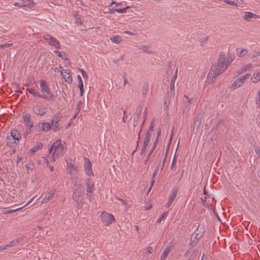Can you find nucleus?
Returning a JSON list of instances; mask_svg holds the SVG:
<instances>
[{
	"instance_id": "nucleus-31",
	"label": "nucleus",
	"mask_w": 260,
	"mask_h": 260,
	"mask_svg": "<svg viewBox=\"0 0 260 260\" xmlns=\"http://www.w3.org/2000/svg\"><path fill=\"white\" fill-rule=\"evenodd\" d=\"M242 84V82H241L238 78L232 84L231 88L234 90L237 88L240 87Z\"/></svg>"
},
{
	"instance_id": "nucleus-12",
	"label": "nucleus",
	"mask_w": 260,
	"mask_h": 260,
	"mask_svg": "<svg viewBox=\"0 0 260 260\" xmlns=\"http://www.w3.org/2000/svg\"><path fill=\"white\" fill-rule=\"evenodd\" d=\"M60 119V117L58 115H55L51 121V124H52V128L54 130V131H55L57 130V128L59 126V123Z\"/></svg>"
},
{
	"instance_id": "nucleus-14",
	"label": "nucleus",
	"mask_w": 260,
	"mask_h": 260,
	"mask_svg": "<svg viewBox=\"0 0 260 260\" xmlns=\"http://www.w3.org/2000/svg\"><path fill=\"white\" fill-rule=\"evenodd\" d=\"M61 75H62L65 81L70 83L72 81V76L70 74L69 71L68 70H62L61 72Z\"/></svg>"
},
{
	"instance_id": "nucleus-25",
	"label": "nucleus",
	"mask_w": 260,
	"mask_h": 260,
	"mask_svg": "<svg viewBox=\"0 0 260 260\" xmlns=\"http://www.w3.org/2000/svg\"><path fill=\"white\" fill-rule=\"evenodd\" d=\"M54 53L57 56L60 57L61 59L63 60H68V58L67 57V54L64 52H60L58 51H54Z\"/></svg>"
},
{
	"instance_id": "nucleus-7",
	"label": "nucleus",
	"mask_w": 260,
	"mask_h": 260,
	"mask_svg": "<svg viewBox=\"0 0 260 260\" xmlns=\"http://www.w3.org/2000/svg\"><path fill=\"white\" fill-rule=\"evenodd\" d=\"M32 112L36 115L43 116L47 112V108L41 105H36L32 107Z\"/></svg>"
},
{
	"instance_id": "nucleus-9",
	"label": "nucleus",
	"mask_w": 260,
	"mask_h": 260,
	"mask_svg": "<svg viewBox=\"0 0 260 260\" xmlns=\"http://www.w3.org/2000/svg\"><path fill=\"white\" fill-rule=\"evenodd\" d=\"M21 138V134L16 129L12 130L11 134L8 136V140H14L19 141Z\"/></svg>"
},
{
	"instance_id": "nucleus-1",
	"label": "nucleus",
	"mask_w": 260,
	"mask_h": 260,
	"mask_svg": "<svg viewBox=\"0 0 260 260\" xmlns=\"http://www.w3.org/2000/svg\"><path fill=\"white\" fill-rule=\"evenodd\" d=\"M226 59V53L225 52H220L217 63L211 66L208 74L207 81L209 83H213L217 77L226 69L228 67Z\"/></svg>"
},
{
	"instance_id": "nucleus-59",
	"label": "nucleus",
	"mask_w": 260,
	"mask_h": 260,
	"mask_svg": "<svg viewBox=\"0 0 260 260\" xmlns=\"http://www.w3.org/2000/svg\"><path fill=\"white\" fill-rule=\"evenodd\" d=\"M204 194H205L206 196H208V197L209 198H210V197H209V194H208V193H207V191H206V189H205V186L204 187Z\"/></svg>"
},
{
	"instance_id": "nucleus-26",
	"label": "nucleus",
	"mask_w": 260,
	"mask_h": 260,
	"mask_svg": "<svg viewBox=\"0 0 260 260\" xmlns=\"http://www.w3.org/2000/svg\"><path fill=\"white\" fill-rule=\"evenodd\" d=\"M251 80L253 83H257L260 80V73H254L251 77Z\"/></svg>"
},
{
	"instance_id": "nucleus-11",
	"label": "nucleus",
	"mask_w": 260,
	"mask_h": 260,
	"mask_svg": "<svg viewBox=\"0 0 260 260\" xmlns=\"http://www.w3.org/2000/svg\"><path fill=\"white\" fill-rule=\"evenodd\" d=\"M243 17L245 20L247 21H250L252 19L259 18V16L249 12H244V14Z\"/></svg>"
},
{
	"instance_id": "nucleus-34",
	"label": "nucleus",
	"mask_w": 260,
	"mask_h": 260,
	"mask_svg": "<svg viewBox=\"0 0 260 260\" xmlns=\"http://www.w3.org/2000/svg\"><path fill=\"white\" fill-rule=\"evenodd\" d=\"M250 76V74H246L244 75H243L242 76H241L240 77H239L238 78V79L241 81L242 82V84H243L245 81L248 78H249V77Z\"/></svg>"
},
{
	"instance_id": "nucleus-63",
	"label": "nucleus",
	"mask_w": 260,
	"mask_h": 260,
	"mask_svg": "<svg viewBox=\"0 0 260 260\" xmlns=\"http://www.w3.org/2000/svg\"><path fill=\"white\" fill-rule=\"evenodd\" d=\"M49 168L51 172L53 171V167L52 166H49Z\"/></svg>"
},
{
	"instance_id": "nucleus-22",
	"label": "nucleus",
	"mask_w": 260,
	"mask_h": 260,
	"mask_svg": "<svg viewBox=\"0 0 260 260\" xmlns=\"http://www.w3.org/2000/svg\"><path fill=\"white\" fill-rule=\"evenodd\" d=\"M252 68H253L252 64L251 63H249V64H246L245 66H243L241 69H240L238 71L237 73L239 75H240L244 72H246L248 70H250Z\"/></svg>"
},
{
	"instance_id": "nucleus-27",
	"label": "nucleus",
	"mask_w": 260,
	"mask_h": 260,
	"mask_svg": "<svg viewBox=\"0 0 260 260\" xmlns=\"http://www.w3.org/2000/svg\"><path fill=\"white\" fill-rule=\"evenodd\" d=\"M26 91L32 94L33 96H38L41 98V94L36 89L34 88H27Z\"/></svg>"
},
{
	"instance_id": "nucleus-35",
	"label": "nucleus",
	"mask_w": 260,
	"mask_h": 260,
	"mask_svg": "<svg viewBox=\"0 0 260 260\" xmlns=\"http://www.w3.org/2000/svg\"><path fill=\"white\" fill-rule=\"evenodd\" d=\"M19 243L17 242V240L14 239L7 244L8 247H13L17 246Z\"/></svg>"
},
{
	"instance_id": "nucleus-28",
	"label": "nucleus",
	"mask_w": 260,
	"mask_h": 260,
	"mask_svg": "<svg viewBox=\"0 0 260 260\" xmlns=\"http://www.w3.org/2000/svg\"><path fill=\"white\" fill-rule=\"evenodd\" d=\"M139 48L143 51L149 54L153 53V51L151 50L150 47L146 45H141Z\"/></svg>"
},
{
	"instance_id": "nucleus-38",
	"label": "nucleus",
	"mask_w": 260,
	"mask_h": 260,
	"mask_svg": "<svg viewBox=\"0 0 260 260\" xmlns=\"http://www.w3.org/2000/svg\"><path fill=\"white\" fill-rule=\"evenodd\" d=\"M177 72H178V68H177L176 70L175 71V74H174L173 77L172 78L171 83H175V81L177 77Z\"/></svg>"
},
{
	"instance_id": "nucleus-55",
	"label": "nucleus",
	"mask_w": 260,
	"mask_h": 260,
	"mask_svg": "<svg viewBox=\"0 0 260 260\" xmlns=\"http://www.w3.org/2000/svg\"><path fill=\"white\" fill-rule=\"evenodd\" d=\"M255 152L256 153V154L257 155H260V148H257L256 149H255Z\"/></svg>"
},
{
	"instance_id": "nucleus-24",
	"label": "nucleus",
	"mask_w": 260,
	"mask_h": 260,
	"mask_svg": "<svg viewBox=\"0 0 260 260\" xmlns=\"http://www.w3.org/2000/svg\"><path fill=\"white\" fill-rule=\"evenodd\" d=\"M110 40L115 44H119L122 41L121 37L119 35H115L110 37Z\"/></svg>"
},
{
	"instance_id": "nucleus-46",
	"label": "nucleus",
	"mask_w": 260,
	"mask_h": 260,
	"mask_svg": "<svg viewBox=\"0 0 260 260\" xmlns=\"http://www.w3.org/2000/svg\"><path fill=\"white\" fill-rule=\"evenodd\" d=\"M16 143V141L14 140H8V136L7 137V144L8 145H10L12 143Z\"/></svg>"
},
{
	"instance_id": "nucleus-33",
	"label": "nucleus",
	"mask_w": 260,
	"mask_h": 260,
	"mask_svg": "<svg viewBox=\"0 0 260 260\" xmlns=\"http://www.w3.org/2000/svg\"><path fill=\"white\" fill-rule=\"evenodd\" d=\"M129 7H126V8H123V9H112L111 11V13H113V11H116L118 13H123L124 12H125L126 11V10L127 9H128Z\"/></svg>"
},
{
	"instance_id": "nucleus-50",
	"label": "nucleus",
	"mask_w": 260,
	"mask_h": 260,
	"mask_svg": "<svg viewBox=\"0 0 260 260\" xmlns=\"http://www.w3.org/2000/svg\"><path fill=\"white\" fill-rule=\"evenodd\" d=\"M146 250H147V252L148 253H152L153 252V248L152 247H148L146 248Z\"/></svg>"
},
{
	"instance_id": "nucleus-58",
	"label": "nucleus",
	"mask_w": 260,
	"mask_h": 260,
	"mask_svg": "<svg viewBox=\"0 0 260 260\" xmlns=\"http://www.w3.org/2000/svg\"><path fill=\"white\" fill-rule=\"evenodd\" d=\"M175 164H171V166H170V169L172 170H174V169L175 168Z\"/></svg>"
},
{
	"instance_id": "nucleus-6",
	"label": "nucleus",
	"mask_w": 260,
	"mask_h": 260,
	"mask_svg": "<svg viewBox=\"0 0 260 260\" xmlns=\"http://www.w3.org/2000/svg\"><path fill=\"white\" fill-rule=\"evenodd\" d=\"M43 38L50 45L54 46L56 49H59L60 48V43L56 38L48 34L44 35Z\"/></svg>"
},
{
	"instance_id": "nucleus-47",
	"label": "nucleus",
	"mask_w": 260,
	"mask_h": 260,
	"mask_svg": "<svg viewBox=\"0 0 260 260\" xmlns=\"http://www.w3.org/2000/svg\"><path fill=\"white\" fill-rule=\"evenodd\" d=\"M148 87L147 86H145L143 87V89L142 91V93L143 95H146L147 93Z\"/></svg>"
},
{
	"instance_id": "nucleus-61",
	"label": "nucleus",
	"mask_w": 260,
	"mask_h": 260,
	"mask_svg": "<svg viewBox=\"0 0 260 260\" xmlns=\"http://www.w3.org/2000/svg\"><path fill=\"white\" fill-rule=\"evenodd\" d=\"M233 59H234V58L233 57H229V60H228L229 63L232 62L233 60Z\"/></svg>"
},
{
	"instance_id": "nucleus-39",
	"label": "nucleus",
	"mask_w": 260,
	"mask_h": 260,
	"mask_svg": "<svg viewBox=\"0 0 260 260\" xmlns=\"http://www.w3.org/2000/svg\"><path fill=\"white\" fill-rule=\"evenodd\" d=\"M170 90H171V94L174 95L175 94V83H171Z\"/></svg>"
},
{
	"instance_id": "nucleus-51",
	"label": "nucleus",
	"mask_w": 260,
	"mask_h": 260,
	"mask_svg": "<svg viewBox=\"0 0 260 260\" xmlns=\"http://www.w3.org/2000/svg\"><path fill=\"white\" fill-rule=\"evenodd\" d=\"M7 248H8L7 244L1 245L0 246V251H2L4 250L5 249H7Z\"/></svg>"
},
{
	"instance_id": "nucleus-32",
	"label": "nucleus",
	"mask_w": 260,
	"mask_h": 260,
	"mask_svg": "<svg viewBox=\"0 0 260 260\" xmlns=\"http://www.w3.org/2000/svg\"><path fill=\"white\" fill-rule=\"evenodd\" d=\"M169 214L168 212H165L163 214L159 217L157 220V222L160 223L163 220L165 219Z\"/></svg>"
},
{
	"instance_id": "nucleus-48",
	"label": "nucleus",
	"mask_w": 260,
	"mask_h": 260,
	"mask_svg": "<svg viewBox=\"0 0 260 260\" xmlns=\"http://www.w3.org/2000/svg\"><path fill=\"white\" fill-rule=\"evenodd\" d=\"M24 239H25L24 237H19V238L16 239V240H17V242H18V243H21L22 242H23L24 241Z\"/></svg>"
},
{
	"instance_id": "nucleus-8",
	"label": "nucleus",
	"mask_w": 260,
	"mask_h": 260,
	"mask_svg": "<svg viewBox=\"0 0 260 260\" xmlns=\"http://www.w3.org/2000/svg\"><path fill=\"white\" fill-rule=\"evenodd\" d=\"M73 199L77 204V208H81L83 203V195L80 192L75 191L73 193Z\"/></svg>"
},
{
	"instance_id": "nucleus-37",
	"label": "nucleus",
	"mask_w": 260,
	"mask_h": 260,
	"mask_svg": "<svg viewBox=\"0 0 260 260\" xmlns=\"http://www.w3.org/2000/svg\"><path fill=\"white\" fill-rule=\"evenodd\" d=\"M255 103L257 105L260 107V90L257 92V95L255 99Z\"/></svg>"
},
{
	"instance_id": "nucleus-40",
	"label": "nucleus",
	"mask_w": 260,
	"mask_h": 260,
	"mask_svg": "<svg viewBox=\"0 0 260 260\" xmlns=\"http://www.w3.org/2000/svg\"><path fill=\"white\" fill-rule=\"evenodd\" d=\"M79 90H80V95H82L84 91V88H83V82H81L79 85Z\"/></svg>"
},
{
	"instance_id": "nucleus-16",
	"label": "nucleus",
	"mask_w": 260,
	"mask_h": 260,
	"mask_svg": "<svg viewBox=\"0 0 260 260\" xmlns=\"http://www.w3.org/2000/svg\"><path fill=\"white\" fill-rule=\"evenodd\" d=\"M202 122V117L200 115H198L196 118L193 124V131H196V132L198 131V129L201 125Z\"/></svg>"
},
{
	"instance_id": "nucleus-49",
	"label": "nucleus",
	"mask_w": 260,
	"mask_h": 260,
	"mask_svg": "<svg viewBox=\"0 0 260 260\" xmlns=\"http://www.w3.org/2000/svg\"><path fill=\"white\" fill-rule=\"evenodd\" d=\"M154 127V121H151L150 123V126H149V131H153V128Z\"/></svg>"
},
{
	"instance_id": "nucleus-4",
	"label": "nucleus",
	"mask_w": 260,
	"mask_h": 260,
	"mask_svg": "<svg viewBox=\"0 0 260 260\" xmlns=\"http://www.w3.org/2000/svg\"><path fill=\"white\" fill-rule=\"evenodd\" d=\"M100 218L103 224L108 226L115 221V217L112 214L106 212H102Z\"/></svg>"
},
{
	"instance_id": "nucleus-17",
	"label": "nucleus",
	"mask_w": 260,
	"mask_h": 260,
	"mask_svg": "<svg viewBox=\"0 0 260 260\" xmlns=\"http://www.w3.org/2000/svg\"><path fill=\"white\" fill-rule=\"evenodd\" d=\"M171 246H167L164 249L162 253L161 254L160 260H166L168 254L171 251Z\"/></svg>"
},
{
	"instance_id": "nucleus-60",
	"label": "nucleus",
	"mask_w": 260,
	"mask_h": 260,
	"mask_svg": "<svg viewBox=\"0 0 260 260\" xmlns=\"http://www.w3.org/2000/svg\"><path fill=\"white\" fill-rule=\"evenodd\" d=\"M14 5L15 6H17V7H21V5L17 2H16L14 4Z\"/></svg>"
},
{
	"instance_id": "nucleus-23",
	"label": "nucleus",
	"mask_w": 260,
	"mask_h": 260,
	"mask_svg": "<svg viewBox=\"0 0 260 260\" xmlns=\"http://www.w3.org/2000/svg\"><path fill=\"white\" fill-rule=\"evenodd\" d=\"M85 171L86 175L88 176L93 175L91 164H87L86 165H85Z\"/></svg>"
},
{
	"instance_id": "nucleus-52",
	"label": "nucleus",
	"mask_w": 260,
	"mask_h": 260,
	"mask_svg": "<svg viewBox=\"0 0 260 260\" xmlns=\"http://www.w3.org/2000/svg\"><path fill=\"white\" fill-rule=\"evenodd\" d=\"M141 113H142V110H140L139 111L137 114V119L136 120V121H138L139 119L140 118V116L141 115Z\"/></svg>"
},
{
	"instance_id": "nucleus-10",
	"label": "nucleus",
	"mask_w": 260,
	"mask_h": 260,
	"mask_svg": "<svg viewBox=\"0 0 260 260\" xmlns=\"http://www.w3.org/2000/svg\"><path fill=\"white\" fill-rule=\"evenodd\" d=\"M67 169L71 177H75L76 176L77 174V168L74 166L73 164H68Z\"/></svg>"
},
{
	"instance_id": "nucleus-62",
	"label": "nucleus",
	"mask_w": 260,
	"mask_h": 260,
	"mask_svg": "<svg viewBox=\"0 0 260 260\" xmlns=\"http://www.w3.org/2000/svg\"><path fill=\"white\" fill-rule=\"evenodd\" d=\"M127 83V80L126 79V78H124V86L126 85V84Z\"/></svg>"
},
{
	"instance_id": "nucleus-36",
	"label": "nucleus",
	"mask_w": 260,
	"mask_h": 260,
	"mask_svg": "<svg viewBox=\"0 0 260 260\" xmlns=\"http://www.w3.org/2000/svg\"><path fill=\"white\" fill-rule=\"evenodd\" d=\"M118 112L119 113L122 112L123 113V116L122 118V121L123 122H126V119L127 118V116H125V111L123 109V108H121L119 109Z\"/></svg>"
},
{
	"instance_id": "nucleus-18",
	"label": "nucleus",
	"mask_w": 260,
	"mask_h": 260,
	"mask_svg": "<svg viewBox=\"0 0 260 260\" xmlns=\"http://www.w3.org/2000/svg\"><path fill=\"white\" fill-rule=\"evenodd\" d=\"M86 185H87V192L91 193L92 191V188L94 186V182L90 179H87L86 181Z\"/></svg>"
},
{
	"instance_id": "nucleus-42",
	"label": "nucleus",
	"mask_w": 260,
	"mask_h": 260,
	"mask_svg": "<svg viewBox=\"0 0 260 260\" xmlns=\"http://www.w3.org/2000/svg\"><path fill=\"white\" fill-rule=\"evenodd\" d=\"M82 106V103L81 101L78 102L77 104V113H79L81 110V108Z\"/></svg>"
},
{
	"instance_id": "nucleus-5",
	"label": "nucleus",
	"mask_w": 260,
	"mask_h": 260,
	"mask_svg": "<svg viewBox=\"0 0 260 260\" xmlns=\"http://www.w3.org/2000/svg\"><path fill=\"white\" fill-rule=\"evenodd\" d=\"M22 119L24 124L27 127L26 133L30 134L31 132V128L34 126L31 115L29 114L24 115L22 116Z\"/></svg>"
},
{
	"instance_id": "nucleus-21",
	"label": "nucleus",
	"mask_w": 260,
	"mask_h": 260,
	"mask_svg": "<svg viewBox=\"0 0 260 260\" xmlns=\"http://www.w3.org/2000/svg\"><path fill=\"white\" fill-rule=\"evenodd\" d=\"M150 140V136L149 134V132L148 131L147 133H146L145 138H144L143 146L142 148L141 152H142V151L145 150V148L146 147V146L148 145V144L149 143Z\"/></svg>"
},
{
	"instance_id": "nucleus-2",
	"label": "nucleus",
	"mask_w": 260,
	"mask_h": 260,
	"mask_svg": "<svg viewBox=\"0 0 260 260\" xmlns=\"http://www.w3.org/2000/svg\"><path fill=\"white\" fill-rule=\"evenodd\" d=\"M52 152H53V153L51 158V161H55L56 158L62 155L64 148L61 145V140H58L52 144L49 149V152L51 153Z\"/></svg>"
},
{
	"instance_id": "nucleus-41",
	"label": "nucleus",
	"mask_w": 260,
	"mask_h": 260,
	"mask_svg": "<svg viewBox=\"0 0 260 260\" xmlns=\"http://www.w3.org/2000/svg\"><path fill=\"white\" fill-rule=\"evenodd\" d=\"M12 45H13L12 43H6V44H1L0 45V49H3L4 48H6V47H11L12 46Z\"/></svg>"
},
{
	"instance_id": "nucleus-64",
	"label": "nucleus",
	"mask_w": 260,
	"mask_h": 260,
	"mask_svg": "<svg viewBox=\"0 0 260 260\" xmlns=\"http://www.w3.org/2000/svg\"><path fill=\"white\" fill-rule=\"evenodd\" d=\"M120 201L121 202V203H122V204H124V205H126V202H125V201H124V200H122H122H121V201Z\"/></svg>"
},
{
	"instance_id": "nucleus-13",
	"label": "nucleus",
	"mask_w": 260,
	"mask_h": 260,
	"mask_svg": "<svg viewBox=\"0 0 260 260\" xmlns=\"http://www.w3.org/2000/svg\"><path fill=\"white\" fill-rule=\"evenodd\" d=\"M177 188H173L172 190L171 193V195H170V196L169 197V201H168V203L166 204L167 207L168 208V207H169L171 206V205L172 204L173 202L175 199V198L176 197V196H177Z\"/></svg>"
},
{
	"instance_id": "nucleus-19",
	"label": "nucleus",
	"mask_w": 260,
	"mask_h": 260,
	"mask_svg": "<svg viewBox=\"0 0 260 260\" xmlns=\"http://www.w3.org/2000/svg\"><path fill=\"white\" fill-rule=\"evenodd\" d=\"M37 197V196H35V197L31 198L29 201H28L23 206H22L21 207H19V208H16V209H10V210H7L5 211V213H12L13 212H14L15 211H18V210H21L22 208H23L24 207L28 205V204H29L33 200L36 198Z\"/></svg>"
},
{
	"instance_id": "nucleus-3",
	"label": "nucleus",
	"mask_w": 260,
	"mask_h": 260,
	"mask_svg": "<svg viewBox=\"0 0 260 260\" xmlns=\"http://www.w3.org/2000/svg\"><path fill=\"white\" fill-rule=\"evenodd\" d=\"M40 88L42 94H41V98L47 101H52L53 100L54 96L52 93L48 85L44 80L40 81Z\"/></svg>"
},
{
	"instance_id": "nucleus-15",
	"label": "nucleus",
	"mask_w": 260,
	"mask_h": 260,
	"mask_svg": "<svg viewBox=\"0 0 260 260\" xmlns=\"http://www.w3.org/2000/svg\"><path fill=\"white\" fill-rule=\"evenodd\" d=\"M39 131H48L51 129V125L48 122H43L38 125Z\"/></svg>"
},
{
	"instance_id": "nucleus-53",
	"label": "nucleus",
	"mask_w": 260,
	"mask_h": 260,
	"mask_svg": "<svg viewBox=\"0 0 260 260\" xmlns=\"http://www.w3.org/2000/svg\"><path fill=\"white\" fill-rule=\"evenodd\" d=\"M158 168L157 167V168L155 169L152 177L155 178L158 173Z\"/></svg>"
},
{
	"instance_id": "nucleus-29",
	"label": "nucleus",
	"mask_w": 260,
	"mask_h": 260,
	"mask_svg": "<svg viewBox=\"0 0 260 260\" xmlns=\"http://www.w3.org/2000/svg\"><path fill=\"white\" fill-rule=\"evenodd\" d=\"M43 145L41 143H39L37 145L35 146L33 148L30 149V152L34 154L35 152L38 151L39 150L42 148Z\"/></svg>"
},
{
	"instance_id": "nucleus-20",
	"label": "nucleus",
	"mask_w": 260,
	"mask_h": 260,
	"mask_svg": "<svg viewBox=\"0 0 260 260\" xmlns=\"http://www.w3.org/2000/svg\"><path fill=\"white\" fill-rule=\"evenodd\" d=\"M54 192H55L54 190L50 191L48 192V193L47 194V195L44 198V199H43V200L42 201V203H46L48 202L50 200H51L54 196Z\"/></svg>"
},
{
	"instance_id": "nucleus-45",
	"label": "nucleus",
	"mask_w": 260,
	"mask_h": 260,
	"mask_svg": "<svg viewBox=\"0 0 260 260\" xmlns=\"http://www.w3.org/2000/svg\"><path fill=\"white\" fill-rule=\"evenodd\" d=\"M25 167L27 169V170L29 169L32 170V168L34 167L33 164H26Z\"/></svg>"
},
{
	"instance_id": "nucleus-57",
	"label": "nucleus",
	"mask_w": 260,
	"mask_h": 260,
	"mask_svg": "<svg viewBox=\"0 0 260 260\" xmlns=\"http://www.w3.org/2000/svg\"><path fill=\"white\" fill-rule=\"evenodd\" d=\"M229 5H232V6H237V5L233 2H230L229 1Z\"/></svg>"
},
{
	"instance_id": "nucleus-56",
	"label": "nucleus",
	"mask_w": 260,
	"mask_h": 260,
	"mask_svg": "<svg viewBox=\"0 0 260 260\" xmlns=\"http://www.w3.org/2000/svg\"><path fill=\"white\" fill-rule=\"evenodd\" d=\"M155 148V146H153V147H152V149L150 150L149 153L148 154V157H149L151 155V153L153 152V151H154Z\"/></svg>"
},
{
	"instance_id": "nucleus-30",
	"label": "nucleus",
	"mask_w": 260,
	"mask_h": 260,
	"mask_svg": "<svg viewBox=\"0 0 260 260\" xmlns=\"http://www.w3.org/2000/svg\"><path fill=\"white\" fill-rule=\"evenodd\" d=\"M248 51L247 50L243 48H239L237 49V55L240 57H243L247 53Z\"/></svg>"
},
{
	"instance_id": "nucleus-54",
	"label": "nucleus",
	"mask_w": 260,
	"mask_h": 260,
	"mask_svg": "<svg viewBox=\"0 0 260 260\" xmlns=\"http://www.w3.org/2000/svg\"><path fill=\"white\" fill-rule=\"evenodd\" d=\"M77 77H78V83H79V85L80 83H81V82H82V79H81V78L80 75H78Z\"/></svg>"
},
{
	"instance_id": "nucleus-44",
	"label": "nucleus",
	"mask_w": 260,
	"mask_h": 260,
	"mask_svg": "<svg viewBox=\"0 0 260 260\" xmlns=\"http://www.w3.org/2000/svg\"><path fill=\"white\" fill-rule=\"evenodd\" d=\"M154 182H155L154 178L152 177V179L151 180L150 187H149V188L148 189V192L151 190V188H152V187L154 185Z\"/></svg>"
},
{
	"instance_id": "nucleus-43",
	"label": "nucleus",
	"mask_w": 260,
	"mask_h": 260,
	"mask_svg": "<svg viewBox=\"0 0 260 260\" xmlns=\"http://www.w3.org/2000/svg\"><path fill=\"white\" fill-rule=\"evenodd\" d=\"M80 72L82 73V75L84 78H88V74L87 73L83 70L82 69H79Z\"/></svg>"
}]
</instances>
